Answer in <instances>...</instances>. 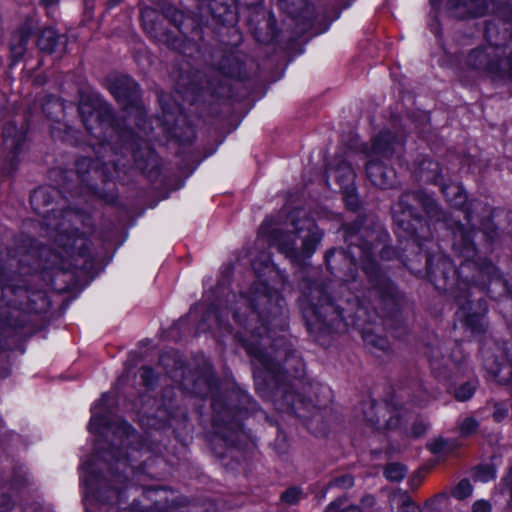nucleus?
I'll list each match as a JSON object with an SVG mask.
<instances>
[{"label":"nucleus","instance_id":"nucleus-3","mask_svg":"<svg viewBox=\"0 0 512 512\" xmlns=\"http://www.w3.org/2000/svg\"><path fill=\"white\" fill-rule=\"evenodd\" d=\"M160 365L179 387L190 393L203 397L210 396L212 408L215 413L213 442L222 441L225 446H236L237 440L243 434L240 405L249 402V396L242 390L232 388L225 395L220 393L218 381L214 378L209 366L197 374L192 375L178 355L174 352L164 354Z\"/></svg>","mask_w":512,"mask_h":512},{"label":"nucleus","instance_id":"nucleus-28","mask_svg":"<svg viewBox=\"0 0 512 512\" xmlns=\"http://www.w3.org/2000/svg\"><path fill=\"white\" fill-rule=\"evenodd\" d=\"M453 447L454 445L452 442L443 438L434 439L428 444V448L433 454L448 453L452 451Z\"/></svg>","mask_w":512,"mask_h":512},{"label":"nucleus","instance_id":"nucleus-46","mask_svg":"<svg viewBox=\"0 0 512 512\" xmlns=\"http://www.w3.org/2000/svg\"><path fill=\"white\" fill-rule=\"evenodd\" d=\"M161 493H163V491L160 490V489H156V490L155 489H147L144 492V497L147 498V499L153 500V498H152L153 495H158V494H161Z\"/></svg>","mask_w":512,"mask_h":512},{"label":"nucleus","instance_id":"nucleus-44","mask_svg":"<svg viewBox=\"0 0 512 512\" xmlns=\"http://www.w3.org/2000/svg\"><path fill=\"white\" fill-rule=\"evenodd\" d=\"M336 485L340 486L342 488H348L353 485V479L349 475H345L339 479L336 480Z\"/></svg>","mask_w":512,"mask_h":512},{"label":"nucleus","instance_id":"nucleus-41","mask_svg":"<svg viewBox=\"0 0 512 512\" xmlns=\"http://www.w3.org/2000/svg\"><path fill=\"white\" fill-rule=\"evenodd\" d=\"M426 430V425L424 422L419 421L414 424L412 427V430L410 432V435L413 437H419L421 436Z\"/></svg>","mask_w":512,"mask_h":512},{"label":"nucleus","instance_id":"nucleus-50","mask_svg":"<svg viewBox=\"0 0 512 512\" xmlns=\"http://www.w3.org/2000/svg\"><path fill=\"white\" fill-rule=\"evenodd\" d=\"M56 1H57V0H43V2L45 3V5H47V6L54 4Z\"/></svg>","mask_w":512,"mask_h":512},{"label":"nucleus","instance_id":"nucleus-26","mask_svg":"<svg viewBox=\"0 0 512 512\" xmlns=\"http://www.w3.org/2000/svg\"><path fill=\"white\" fill-rule=\"evenodd\" d=\"M384 474L389 481L399 482L406 476L407 468L400 463L392 462L386 466Z\"/></svg>","mask_w":512,"mask_h":512},{"label":"nucleus","instance_id":"nucleus-29","mask_svg":"<svg viewBox=\"0 0 512 512\" xmlns=\"http://www.w3.org/2000/svg\"><path fill=\"white\" fill-rule=\"evenodd\" d=\"M325 512H362L358 506L348 504L346 499H338L332 502Z\"/></svg>","mask_w":512,"mask_h":512},{"label":"nucleus","instance_id":"nucleus-33","mask_svg":"<svg viewBox=\"0 0 512 512\" xmlns=\"http://www.w3.org/2000/svg\"><path fill=\"white\" fill-rule=\"evenodd\" d=\"M140 378H141L142 384L147 389H152L158 380V377L155 375L154 371L149 367H143L141 369Z\"/></svg>","mask_w":512,"mask_h":512},{"label":"nucleus","instance_id":"nucleus-35","mask_svg":"<svg viewBox=\"0 0 512 512\" xmlns=\"http://www.w3.org/2000/svg\"><path fill=\"white\" fill-rule=\"evenodd\" d=\"M217 4H218V0H213L210 4L213 17L223 23L232 22L233 21L232 11H230V9L227 6H225V7H223V12H217L215 10V6Z\"/></svg>","mask_w":512,"mask_h":512},{"label":"nucleus","instance_id":"nucleus-49","mask_svg":"<svg viewBox=\"0 0 512 512\" xmlns=\"http://www.w3.org/2000/svg\"><path fill=\"white\" fill-rule=\"evenodd\" d=\"M90 162L91 161L89 159H84V160L79 161V163L77 164V168H78L79 173H82V166L85 165V164L90 165Z\"/></svg>","mask_w":512,"mask_h":512},{"label":"nucleus","instance_id":"nucleus-40","mask_svg":"<svg viewBox=\"0 0 512 512\" xmlns=\"http://www.w3.org/2000/svg\"><path fill=\"white\" fill-rule=\"evenodd\" d=\"M431 369L433 374L438 378L446 379L448 377L446 369L442 370L438 360H431Z\"/></svg>","mask_w":512,"mask_h":512},{"label":"nucleus","instance_id":"nucleus-9","mask_svg":"<svg viewBox=\"0 0 512 512\" xmlns=\"http://www.w3.org/2000/svg\"><path fill=\"white\" fill-rule=\"evenodd\" d=\"M429 4V28L436 37L441 34L438 18L442 11L460 19L482 17L491 11L512 21V0L491 4L485 0H429Z\"/></svg>","mask_w":512,"mask_h":512},{"label":"nucleus","instance_id":"nucleus-18","mask_svg":"<svg viewBox=\"0 0 512 512\" xmlns=\"http://www.w3.org/2000/svg\"><path fill=\"white\" fill-rule=\"evenodd\" d=\"M473 302L468 300L461 303L459 310L456 312V318L461 328L470 332L472 336H478L485 330V312L486 306L479 302V311L471 312Z\"/></svg>","mask_w":512,"mask_h":512},{"label":"nucleus","instance_id":"nucleus-25","mask_svg":"<svg viewBox=\"0 0 512 512\" xmlns=\"http://www.w3.org/2000/svg\"><path fill=\"white\" fill-rule=\"evenodd\" d=\"M9 292H12L13 294H15L17 297H20V298H28L30 303L28 304H24V303H13V308L14 309H19V310H22V311H25V312H30V311H34L36 310V308L34 307V300L31 299V296L29 295V292L28 290L26 289H23V288H20V287H17L15 289H12L10 287H5L3 288V294L6 296Z\"/></svg>","mask_w":512,"mask_h":512},{"label":"nucleus","instance_id":"nucleus-47","mask_svg":"<svg viewBox=\"0 0 512 512\" xmlns=\"http://www.w3.org/2000/svg\"><path fill=\"white\" fill-rule=\"evenodd\" d=\"M279 6L281 9L286 10L287 13L293 15V17H296V15H294V12L288 8L287 0H279Z\"/></svg>","mask_w":512,"mask_h":512},{"label":"nucleus","instance_id":"nucleus-30","mask_svg":"<svg viewBox=\"0 0 512 512\" xmlns=\"http://www.w3.org/2000/svg\"><path fill=\"white\" fill-rule=\"evenodd\" d=\"M478 425L479 424L475 418L470 416L466 417L459 422V433L465 437L470 436L477 430Z\"/></svg>","mask_w":512,"mask_h":512},{"label":"nucleus","instance_id":"nucleus-11","mask_svg":"<svg viewBox=\"0 0 512 512\" xmlns=\"http://www.w3.org/2000/svg\"><path fill=\"white\" fill-rule=\"evenodd\" d=\"M411 199L416 201L423 208L431 221L434 219L436 221L440 220L439 215L442 213L434 198L428 194L422 192L406 193L400 198L399 202L392 208L393 219L398 227L411 236L413 242H415L417 240V224H419L421 220L418 219L414 208L408 203Z\"/></svg>","mask_w":512,"mask_h":512},{"label":"nucleus","instance_id":"nucleus-43","mask_svg":"<svg viewBox=\"0 0 512 512\" xmlns=\"http://www.w3.org/2000/svg\"><path fill=\"white\" fill-rule=\"evenodd\" d=\"M491 507L488 502L480 500L474 503L473 512H490Z\"/></svg>","mask_w":512,"mask_h":512},{"label":"nucleus","instance_id":"nucleus-10","mask_svg":"<svg viewBox=\"0 0 512 512\" xmlns=\"http://www.w3.org/2000/svg\"><path fill=\"white\" fill-rule=\"evenodd\" d=\"M401 145V138L392 136L390 132H382L372 140L371 146L364 151L367 159L366 174L375 186L388 189L396 185V173L386 166L384 160H389Z\"/></svg>","mask_w":512,"mask_h":512},{"label":"nucleus","instance_id":"nucleus-12","mask_svg":"<svg viewBox=\"0 0 512 512\" xmlns=\"http://www.w3.org/2000/svg\"><path fill=\"white\" fill-rule=\"evenodd\" d=\"M419 176L424 181H431L441 187L447 202L456 208H464V217L468 225H476L474 209L480 206L478 202H470L466 206L467 196L463 188L457 183L444 184L441 181L439 164L433 160L425 159L418 168Z\"/></svg>","mask_w":512,"mask_h":512},{"label":"nucleus","instance_id":"nucleus-31","mask_svg":"<svg viewBox=\"0 0 512 512\" xmlns=\"http://www.w3.org/2000/svg\"><path fill=\"white\" fill-rule=\"evenodd\" d=\"M472 494V486L468 480H461L453 489L452 495L456 499L462 500Z\"/></svg>","mask_w":512,"mask_h":512},{"label":"nucleus","instance_id":"nucleus-23","mask_svg":"<svg viewBox=\"0 0 512 512\" xmlns=\"http://www.w3.org/2000/svg\"><path fill=\"white\" fill-rule=\"evenodd\" d=\"M60 41L59 35L52 28H46L38 38V46L42 51L52 53Z\"/></svg>","mask_w":512,"mask_h":512},{"label":"nucleus","instance_id":"nucleus-13","mask_svg":"<svg viewBox=\"0 0 512 512\" xmlns=\"http://www.w3.org/2000/svg\"><path fill=\"white\" fill-rule=\"evenodd\" d=\"M504 52L500 46L490 45L483 49L473 50L467 56V65L477 71L486 72L493 77L505 78L512 77V57L494 60L491 56L499 57Z\"/></svg>","mask_w":512,"mask_h":512},{"label":"nucleus","instance_id":"nucleus-6","mask_svg":"<svg viewBox=\"0 0 512 512\" xmlns=\"http://www.w3.org/2000/svg\"><path fill=\"white\" fill-rule=\"evenodd\" d=\"M52 212L53 209L51 210ZM70 211L46 218L48 236L53 240V247L43 246L38 251L36 271H69L86 269L91 261L89 240L83 233H78L71 226Z\"/></svg>","mask_w":512,"mask_h":512},{"label":"nucleus","instance_id":"nucleus-17","mask_svg":"<svg viewBox=\"0 0 512 512\" xmlns=\"http://www.w3.org/2000/svg\"><path fill=\"white\" fill-rule=\"evenodd\" d=\"M448 501L446 493L435 495L426 501L422 510L404 493L394 494L390 500L391 506L398 509V512H441Z\"/></svg>","mask_w":512,"mask_h":512},{"label":"nucleus","instance_id":"nucleus-22","mask_svg":"<svg viewBox=\"0 0 512 512\" xmlns=\"http://www.w3.org/2000/svg\"><path fill=\"white\" fill-rule=\"evenodd\" d=\"M308 389L309 391L313 392L314 397L309 396L306 399L305 397L297 395V398L293 400L291 404V408L294 411H297L299 405H302L304 407L312 405L320 408L321 406L324 405V400L329 401L331 398V390L327 386L320 384H309Z\"/></svg>","mask_w":512,"mask_h":512},{"label":"nucleus","instance_id":"nucleus-1","mask_svg":"<svg viewBox=\"0 0 512 512\" xmlns=\"http://www.w3.org/2000/svg\"><path fill=\"white\" fill-rule=\"evenodd\" d=\"M252 265L257 279L247 290L236 294L226 292L221 285L216 287L203 324L219 335L233 334L253 358L256 369L300 377L302 359L289 348L284 336L277 335L287 326L286 305L279 292L286 278L266 252Z\"/></svg>","mask_w":512,"mask_h":512},{"label":"nucleus","instance_id":"nucleus-42","mask_svg":"<svg viewBox=\"0 0 512 512\" xmlns=\"http://www.w3.org/2000/svg\"><path fill=\"white\" fill-rule=\"evenodd\" d=\"M159 502H160V499L156 498L155 505L153 507L148 508L147 506L142 505V509H138L137 504L134 503L132 512H155L154 510L160 509Z\"/></svg>","mask_w":512,"mask_h":512},{"label":"nucleus","instance_id":"nucleus-19","mask_svg":"<svg viewBox=\"0 0 512 512\" xmlns=\"http://www.w3.org/2000/svg\"><path fill=\"white\" fill-rule=\"evenodd\" d=\"M111 91L115 98L125 106V109H135L139 115L143 114V109L139 104L138 84L134 80L122 76L111 86Z\"/></svg>","mask_w":512,"mask_h":512},{"label":"nucleus","instance_id":"nucleus-37","mask_svg":"<svg viewBox=\"0 0 512 512\" xmlns=\"http://www.w3.org/2000/svg\"><path fill=\"white\" fill-rule=\"evenodd\" d=\"M508 415V406L503 402H497L494 405L493 418L496 422H501Z\"/></svg>","mask_w":512,"mask_h":512},{"label":"nucleus","instance_id":"nucleus-24","mask_svg":"<svg viewBox=\"0 0 512 512\" xmlns=\"http://www.w3.org/2000/svg\"><path fill=\"white\" fill-rule=\"evenodd\" d=\"M349 253L351 257L347 256L345 252L338 250H332L329 253H327L326 262L329 269H331V273L336 274L333 267V262L336 260H344L347 266H356V251H354V248H350Z\"/></svg>","mask_w":512,"mask_h":512},{"label":"nucleus","instance_id":"nucleus-5","mask_svg":"<svg viewBox=\"0 0 512 512\" xmlns=\"http://www.w3.org/2000/svg\"><path fill=\"white\" fill-rule=\"evenodd\" d=\"M304 289L299 305L310 334L318 338L322 334L341 332L349 325H354L361 330L362 338L367 345L383 351L389 348L388 340L375 334L364 323L363 318L368 315V307L358 295H354V300L350 297L346 298L349 306L356 307L355 315L351 317L344 315V308L331 302L327 295L330 285L323 287L315 282L310 285L305 284Z\"/></svg>","mask_w":512,"mask_h":512},{"label":"nucleus","instance_id":"nucleus-45","mask_svg":"<svg viewBox=\"0 0 512 512\" xmlns=\"http://www.w3.org/2000/svg\"><path fill=\"white\" fill-rule=\"evenodd\" d=\"M363 508L372 507L375 504V499L371 495L364 496L361 500Z\"/></svg>","mask_w":512,"mask_h":512},{"label":"nucleus","instance_id":"nucleus-4","mask_svg":"<svg viewBox=\"0 0 512 512\" xmlns=\"http://www.w3.org/2000/svg\"><path fill=\"white\" fill-rule=\"evenodd\" d=\"M453 250L462 258L459 268L444 256H433L427 259V270L431 281L437 289L449 290L455 285L459 290L471 288L472 285L480 290L487 289L492 292L493 286L501 291H507V285L497 268L489 261H476V250L472 241V231L467 230L463 224L455 223L452 228Z\"/></svg>","mask_w":512,"mask_h":512},{"label":"nucleus","instance_id":"nucleus-21","mask_svg":"<svg viewBox=\"0 0 512 512\" xmlns=\"http://www.w3.org/2000/svg\"><path fill=\"white\" fill-rule=\"evenodd\" d=\"M153 405H150V400L145 403L139 410V422L143 427L151 429H163L166 425V418L168 412L166 407L158 406L154 411L152 410Z\"/></svg>","mask_w":512,"mask_h":512},{"label":"nucleus","instance_id":"nucleus-20","mask_svg":"<svg viewBox=\"0 0 512 512\" xmlns=\"http://www.w3.org/2000/svg\"><path fill=\"white\" fill-rule=\"evenodd\" d=\"M78 110L83 124L90 132L96 134L94 123H96L100 129L104 127L105 122L104 120H100V117L102 111H107V107L97 95H92L88 101L82 97Z\"/></svg>","mask_w":512,"mask_h":512},{"label":"nucleus","instance_id":"nucleus-15","mask_svg":"<svg viewBox=\"0 0 512 512\" xmlns=\"http://www.w3.org/2000/svg\"><path fill=\"white\" fill-rule=\"evenodd\" d=\"M368 410L364 411L366 421L375 429H394L400 425V418L406 414L402 407L387 403L369 401Z\"/></svg>","mask_w":512,"mask_h":512},{"label":"nucleus","instance_id":"nucleus-27","mask_svg":"<svg viewBox=\"0 0 512 512\" xmlns=\"http://www.w3.org/2000/svg\"><path fill=\"white\" fill-rule=\"evenodd\" d=\"M496 476V470L492 464H481L476 468L475 478L483 483L493 480Z\"/></svg>","mask_w":512,"mask_h":512},{"label":"nucleus","instance_id":"nucleus-54","mask_svg":"<svg viewBox=\"0 0 512 512\" xmlns=\"http://www.w3.org/2000/svg\"><path fill=\"white\" fill-rule=\"evenodd\" d=\"M259 372H255V378H258L259 375H258Z\"/></svg>","mask_w":512,"mask_h":512},{"label":"nucleus","instance_id":"nucleus-36","mask_svg":"<svg viewBox=\"0 0 512 512\" xmlns=\"http://www.w3.org/2000/svg\"><path fill=\"white\" fill-rule=\"evenodd\" d=\"M301 497L302 492L296 487H291L282 494L281 499L288 504H295Z\"/></svg>","mask_w":512,"mask_h":512},{"label":"nucleus","instance_id":"nucleus-48","mask_svg":"<svg viewBox=\"0 0 512 512\" xmlns=\"http://www.w3.org/2000/svg\"><path fill=\"white\" fill-rule=\"evenodd\" d=\"M11 504H12V502H11L10 498L5 497L3 499V503H2L3 509L0 510V512H7L11 508Z\"/></svg>","mask_w":512,"mask_h":512},{"label":"nucleus","instance_id":"nucleus-32","mask_svg":"<svg viewBox=\"0 0 512 512\" xmlns=\"http://www.w3.org/2000/svg\"><path fill=\"white\" fill-rule=\"evenodd\" d=\"M476 385L473 382H467L455 390V397L459 401H465L472 397Z\"/></svg>","mask_w":512,"mask_h":512},{"label":"nucleus","instance_id":"nucleus-34","mask_svg":"<svg viewBox=\"0 0 512 512\" xmlns=\"http://www.w3.org/2000/svg\"><path fill=\"white\" fill-rule=\"evenodd\" d=\"M29 483L26 471L20 470L15 472L13 479L9 484L10 490H20Z\"/></svg>","mask_w":512,"mask_h":512},{"label":"nucleus","instance_id":"nucleus-8","mask_svg":"<svg viewBox=\"0 0 512 512\" xmlns=\"http://www.w3.org/2000/svg\"><path fill=\"white\" fill-rule=\"evenodd\" d=\"M360 250V262L366 274L371 289L369 295L376 297L377 305L375 313L383 319L384 325L389 326V321L397 319L399 311V297L393 283L380 271L374 260L377 246L364 243Z\"/></svg>","mask_w":512,"mask_h":512},{"label":"nucleus","instance_id":"nucleus-39","mask_svg":"<svg viewBox=\"0 0 512 512\" xmlns=\"http://www.w3.org/2000/svg\"><path fill=\"white\" fill-rule=\"evenodd\" d=\"M45 197V191L44 189H37L31 194V204L34 207L35 211L37 213H40V207L38 206V203L40 200H42Z\"/></svg>","mask_w":512,"mask_h":512},{"label":"nucleus","instance_id":"nucleus-38","mask_svg":"<svg viewBox=\"0 0 512 512\" xmlns=\"http://www.w3.org/2000/svg\"><path fill=\"white\" fill-rule=\"evenodd\" d=\"M336 276L344 282L342 286L346 287L351 282L357 284V281L355 279V272L351 268L349 269L348 272H345L343 274L341 272H339L338 274H336ZM356 287H357V285H354L353 288H356Z\"/></svg>","mask_w":512,"mask_h":512},{"label":"nucleus","instance_id":"nucleus-14","mask_svg":"<svg viewBox=\"0 0 512 512\" xmlns=\"http://www.w3.org/2000/svg\"><path fill=\"white\" fill-rule=\"evenodd\" d=\"M352 157L350 152L345 159H335L333 164L327 168V183L333 177L340 186L346 206L350 210H356L358 207V198L355 188V172L351 163L347 159Z\"/></svg>","mask_w":512,"mask_h":512},{"label":"nucleus","instance_id":"nucleus-7","mask_svg":"<svg viewBox=\"0 0 512 512\" xmlns=\"http://www.w3.org/2000/svg\"><path fill=\"white\" fill-rule=\"evenodd\" d=\"M267 226V222L261 226L258 241L267 238L293 264H303L311 258L323 238V231L316 220L303 209L289 214L283 230L277 229L269 234Z\"/></svg>","mask_w":512,"mask_h":512},{"label":"nucleus","instance_id":"nucleus-53","mask_svg":"<svg viewBox=\"0 0 512 512\" xmlns=\"http://www.w3.org/2000/svg\"><path fill=\"white\" fill-rule=\"evenodd\" d=\"M460 298H467V295L465 294V295H463V296H459V299H460Z\"/></svg>","mask_w":512,"mask_h":512},{"label":"nucleus","instance_id":"nucleus-2","mask_svg":"<svg viewBox=\"0 0 512 512\" xmlns=\"http://www.w3.org/2000/svg\"><path fill=\"white\" fill-rule=\"evenodd\" d=\"M115 404L111 391L91 406L88 431L95 441L94 454L80 466L86 512H118L121 485H142L145 478L160 477L154 468L159 458L126 421L114 416Z\"/></svg>","mask_w":512,"mask_h":512},{"label":"nucleus","instance_id":"nucleus-52","mask_svg":"<svg viewBox=\"0 0 512 512\" xmlns=\"http://www.w3.org/2000/svg\"><path fill=\"white\" fill-rule=\"evenodd\" d=\"M205 298H206L207 300H210V295H209V294H206Z\"/></svg>","mask_w":512,"mask_h":512},{"label":"nucleus","instance_id":"nucleus-51","mask_svg":"<svg viewBox=\"0 0 512 512\" xmlns=\"http://www.w3.org/2000/svg\"><path fill=\"white\" fill-rule=\"evenodd\" d=\"M38 296H39V298H41L43 301L45 300V298H44V295H43V294H39Z\"/></svg>","mask_w":512,"mask_h":512},{"label":"nucleus","instance_id":"nucleus-16","mask_svg":"<svg viewBox=\"0 0 512 512\" xmlns=\"http://www.w3.org/2000/svg\"><path fill=\"white\" fill-rule=\"evenodd\" d=\"M497 353L482 348L484 367L500 384L508 385L512 392V351L497 347Z\"/></svg>","mask_w":512,"mask_h":512}]
</instances>
